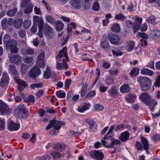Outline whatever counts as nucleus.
<instances>
[{
	"label": "nucleus",
	"instance_id": "f257e3e1",
	"mask_svg": "<svg viewBox=\"0 0 160 160\" xmlns=\"http://www.w3.org/2000/svg\"><path fill=\"white\" fill-rule=\"evenodd\" d=\"M3 42L5 44L7 49L9 50L10 52L13 53H17L18 52V48L17 47L18 44L17 41L14 39H10V36L5 34L3 36Z\"/></svg>",
	"mask_w": 160,
	"mask_h": 160
},
{
	"label": "nucleus",
	"instance_id": "f03ea898",
	"mask_svg": "<svg viewBox=\"0 0 160 160\" xmlns=\"http://www.w3.org/2000/svg\"><path fill=\"white\" fill-rule=\"evenodd\" d=\"M139 98L141 101L148 106L152 111H154L157 102L154 100H151V96L147 92H143L139 96Z\"/></svg>",
	"mask_w": 160,
	"mask_h": 160
},
{
	"label": "nucleus",
	"instance_id": "7ed1b4c3",
	"mask_svg": "<svg viewBox=\"0 0 160 160\" xmlns=\"http://www.w3.org/2000/svg\"><path fill=\"white\" fill-rule=\"evenodd\" d=\"M137 81L139 84L141 90L142 91H147L151 87V81L147 77L139 76L137 77Z\"/></svg>",
	"mask_w": 160,
	"mask_h": 160
},
{
	"label": "nucleus",
	"instance_id": "20e7f679",
	"mask_svg": "<svg viewBox=\"0 0 160 160\" xmlns=\"http://www.w3.org/2000/svg\"><path fill=\"white\" fill-rule=\"evenodd\" d=\"M15 112L18 114V117L21 119H25L28 116V112L22 104H20L15 109Z\"/></svg>",
	"mask_w": 160,
	"mask_h": 160
},
{
	"label": "nucleus",
	"instance_id": "39448f33",
	"mask_svg": "<svg viewBox=\"0 0 160 160\" xmlns=\"http://www.w3.org/2000/svg\"><path fill=\"white\" fill-rule=\"evenodd\" d=\"M142 21V19L141 18H139L137 16L136 17L135 21L132 24L131 21L127 20L125 22L128 28H131L132 27L133 32L135 33L137 30L140 28L141 24Z\"/></svg>",
	"mask_w": 160,
	"mask_h": 160
},
{
	"label": "nucleus",
	"instance_id": "423d86ee",
	"mask_svg": "<svg viewBox=\"0 0 160 160\" xmlns=\"http://www.w3.org/2000/svg\"><path fill=\"white\" fill-rule=\"evenodd\" d=\"M67 48L66 47H64L59 52L58 55L56 57L57 63L62 62L64 63L65 62V58L68 61L69 59L67 53Z\"/></svg>",
	"mask_w": 160,
	"mask_h": 160
},
{
	"label": "nucleus",
	"instance_id": "0eeeda50",
	"mask_svg": "<svg viewBox=\"0 0 160 160\" xmlns=\"http://www.w3.org/2000/svg\"><path fill=\"white\" fill-rule=\"evenodd\" d=\"M56 117L50 121V122L46 127V129L48 130L53 126V129L54 130H59L61 127V125H62L63 123L62 122L58 121L55 120Z\"/></svg>",
	"mask_w": 160,
	"mask_h": 160
},
{
	"label": "nucleus",
	"instance_id": "6e6552de",
	"mask_svg": "<svg viewBox=\"0 0 160 160\" xmlns=\"http://www.w3.org/2000/svg\"><path fill=\"white\" fill-rule=\"evenodd\" d=\"M12 109L10 108L7 104L0 100V113L9 115L12 113Z\"/></svg>",
	"mask_w": 160,
	"mask_h": 160
},
{
	"label": "nucleus",
	"instance_id": "1a4fd4ad",
	"mask_svg": "<svg viewBox=\"0 0 160 160\" xmlns=\"http://www.w3.org/2000/svg\"><path fill=\"white\" fill-rule=\"evenodd\" d=\"M90 156L92 158L96 160H102L104 155L100 151L95 150L91 152Z\"/></svg>",
	"mask_w": 160,
	"mask_h": 160
},
{
	"label": "nucleus",
	"instance_id": "9d476101",
	"mask_svg": "<svg viewBox=\"0 0 160 160\" xmlns=\"http://www.w3.org/2000/svg\"><path fill=\"white\" fill-rule=\"evenodd\" d=\"M8 55L9 58V61L11 63L18 64L21 62V57L19 55L10 53Z\"/></svg>",
	"mask_w": 160,
	"mask_h": 160
},
{
	"label": "nucleus",
	"instance_id": "9b49d317",
	"mask_svg": "<svg viewBox=\"0 0 160 160\" xmlns=\"http://www.w3.org/2000/svg\"><path fill=\"white\" fill-rule=\"evenodd\" d=\"M14 79L18 84V88L20 91H22L25 87L28 86L27 83L20 79L19 77H14Z\"/></svg>",
	"mask_w": 160,
	"mask_h": 160
},
{
	"label": "nucleus",
	"instance_id": "f8f14e48",
	"mask_svg": "<svg viewBox=\"0 0 160 160\" xmlns=\"http://www.w3.org/2000/svg\"><path fill=\"white\" fill-rule=\"evenodd\" d=\"M41 73V70L37 66H34L29 71V76L35 80Z\"/></svg>",
	"mask_w": 160,
	"mask_h": 160
},
{
	"label": "nucleus",
	"instance_id": "ddd939ff",
	"mask_svg": "<svg viewBox=\"0 0 160 160\" xmlns=\"http://www.w3.org/2000/svg\"><path fill=\"white\" fill-rule=\"evenodd\" d=\"M43 30L46 33V35L48 38H52L54 36V32L53 30L48 25L45 24L43 26Z\"/></svg>",
	"mask_w": 160,
	"mask_h": 160
},
{
	"label": "nucleus",
	"instance_id": "4468645a",
	"mask_svg": "<svg viewBox=\"0 0 160 160\" xmlns=\"http://www.w3.org/2000/svg\"><path fill=\"white\" fill-rule=\"evenodd\" d=\"M108 37L111 43L113 44H118L120 40L119 36L116 34H110L108 35Z\"/></svg>",
	"mask_w": 160,
	"mask_h": 160
},
{
	"label": "nucleus",
	"instance_id": "2eb2a0df",
	"mask_svg": "<svg viewBox=\"0 0 160 160\" xmlns=\"http://www.w3.org/2000/svg\"><path fill=\"white\" fill-rule=\"evenodd\" d=\"M44 53L42 52L39 55L37 58V60L36 62V64L40 68H42L44 66Z\"/></svg>",
	"mask_w": 160,
	"mask_h": 160
},
{
	"label": "nucleus",
	"instance_id": "dca6fc26",
	"mask_svg": "<svg viewBox=\"0 0 160 160\" xmlns=\"http://www.w3.org/2000/svg\"><path fill=\"white\" fill-rule=\"evenodd\" d=\"M70 4L71 7L74 9H78L81 8L80 0H71Z\"/></svg>",
	"mask_w": 160,
	"mask_h": 160
},
{
	"label": "nucleus",
	"instance_id": "f3484780",
	"mask_svg": "<svg viewBox=\"0 0 160 160\" xmlns=\"http://www.w3.org/2000/svg\"><path fill=\"white\" fill-rule=\"evenodd\" d=\"M110 95L113 98H115L119 95L118 89L116 86H113L108 91Z\"/></svg>",
	"mask_w": 160,
	"mask_h": 160
},
{
	"label": "nucleus",
	"instance_id": "a211bd4d",
	"mask_svg": "<svg viewBox=\"0 0 160 160\" xmlns=\"http://www.w3.org/2000/svg\"><path fill=\"white\" fill-rule=\"evenodd\" d=\"M8 126L9 130L17 131L19 129L20 125L18 123H16L13 122H11L8 123Z\"/></svg>",
	"mask_w": 160,
	"mask_h": 160
},
{
	"label": "nucleus",
	"instance_id": "6ab92c4d",
	"mask_svg": "<svg viewBox=\"0 0 160 160\" xmlns=\"http://www.w3.org/2000/svg\"><path fill=\"white\" fill-rule=\"evenodd\" d=\"M100 46L101 48L103 49L109 47V44L107 37H103L102 38L101 41Z\"/></svg>",
	"mask_w": 160,
	"mask_h": 160
},
{
	"label": "nucleus",
	"instance_id": "aec40b11",
	"mask_svg": "<svg viewBox=\"0 0 160 160\" xmlns=\"http://www.w3.org/2000/svg\"><path fill=\"white\" fill-rule=\"evenodd\" d=\"M108 139H110L111 141V142L108 146H106L107 148H114L115 146L120 145L121 144V141L118 139H116L114 138H109Z\"/></svg>",
	"mask_w": 160,
	"mask_h": 160
},
{
	"label": "nucleus",
	"instance_id": "412c9836",
	"mask_svg": "<svg viewBox=\"0 0 160 160\" xmlns=\"http://www.w3.org/2000/svg\"><path fill=\"white\" fill-rule=\"evenodd\" d=\"M8 70L9 73L13 76V77H18V73L14 65H9L8 66Z\"/></svg>",
	"mask_w": 160,
	"mask_h": 160
},
{
	"label": "nucleus",
	"instance_id": "4be33fe9",
	"mask_svg": "<svg viewBox=\"0 0 160 160\" xmlns=\"http://www.w3.org/2000/svg\"><path fill=\"white\" fill-rule=\"evenodd\" d=\"M33 21L37 22L38 24L39 29H42L43 24V20L42 18H40L37 16H34L33 18Z\"/></svg>",
	"mask_w": 160,
	"mask_h": 160
},
{
	"label": "nucleus",
	"instance_id": "5701e85b",
	"mask_svg": "<svg viewBox=\"0 0 160 160\" xmlns=\"http://www.w3.org/2000/svg\"><path fill=\"white\" fill-rule=\"evenodd\" d=\"M129 136V133L128 131H125L121 133V135L119 137V138L121 141L125 142L128 139Z\"/></svg>",
	"mask_w": 160,
	"mask_h": 160
},
{
	"label": "nucleus",
	"instance_id": "b1692460",
	"mask_svg": "<svg viewBox=\"0 0 160 160\" xmlns=\"http://www.w3.org/2000/svg\"><path fill=\"white\" fill-rule=\"evenodd\" d=\"M136 97V95L130 93L127 95L125 98V99L128 102L133 103Z\"/></svg>",
	"mask_w": 160,
	"mask_h": 160
},
{
	"label": "nucleus",
	"instance_id": "393cba45",
	"mask_svg": "<svg viewBox=\"0 0 160 160\" xmlns=\"http://www.w3.org/2000/svg\"><path fill=\"white\" fill-rule=\"evenodd\" d=\"M54 24L55 29L58 32L60 31L63 28V23L60 21H56L55 22Z\"/></svg>",
	"mask_w": 160,
	"mask_h": 160
},
{
	"label": "nucleus",
	"instance_id": "a878e982",
	"mask_svg": "<svg viewBox=\"0 0 160 160\" xmlns=\"http://www.w3.org/2000/svg\"><path fill=\"white\" fill-rule=\"evenodd\" d=\"M140 72L142 74L149 76H152L154 73V72L152 71L145 68L141 69Z\"/></svg>",
	"mask_w": 160,
	"mask_h": 160
},
{
	"label": "nucleus",
	"instance_id": "bb28decb",
	"mask_svg": "<svg viewBox=\"0 0 160 160\" xmlns=\"http://www.w3.org/2000/svg\"><path fill=\"white\" fill-rule=\"evenodd\" d=\"M91 104L89 103H86L82 107L78 108H77V111L80 113H83L84 112L89 109Z\"/></svg>",
	"mask_w": 160,
	"mask_h": 160
},
{
	"label": "nucleus",
	"instance_id": "cd10ccee",
	"mask_svg": "<svg viewBox=\"0 0 160 160\" xmlns=\"http://www.w3.org/2000/svg\"><path fill=\"white\" fill-rule=\"evenodd\" d=\"M54 160H57L61 158H64V155H62L59 152L57 151H52L51 153Z\"/></svg>",
	"mask_w": 160,
	"mask_h": 160
},
{
	"label": "nucleus",
	"instance_id": "c85d7f7f",
	"mask_svg": "<svg viewBox=\"0 0 160 160\" xmlns=\"http://www.w3.org/2000/svg\"><path fill=\"white\" fill-rule=\"evenodd\" d=\"M150 34L151 36L154 39H156L160 37V31L156 29L151 30Z\"/></svg>",
	"mask_w": 160,
	"mask_h": 160
},
{
	"label": "nucleus",
	"instance_id": "c756f323",
	"mask_svg": "<svg viewBox=\"0 0 160 160\" xmlns=\"http://www.w3.org/2000/svg\"><path fill=\"white\" fill-rule=\"evenodd\" d=\"M120 90L122 93H125L129 92L131 88L128 85L124 84L120 87Z\"/></svg>",
	"mask_w": 160,
	"mask_h": 160
},
{
	"label": "nucleus",
	"instance_id": "7c9ffc66",
	"mask_svg": "<svg viewBox=\"0 0 160 160\" xmlns=\"http://www.w3.org/2000/svg\"><path fill=\"white\" fill-rule=\"evenodd\" d=\"M56 68L58 70H60L62 69L63 68H65L67 69L68 68V67L66 62L64 63L59 62L57 63Z\"/></svg>",
	"mask_w": 160,
	"mask_h": 160
},
{
	"label": "nucleus",
	"instance_id": "2f4dec72",
	"mask_svg": "<svg viewBox=\"0 0 160 160\" xmlns=\"http://www.w3.org/2000/svg\"><path fill=\"white\" fill-rule=\"evenodd\" d=\"M54 147L57 150L61 152L65 149L66 146L64 144L58 143L54 145Z\"/></svg>",
	"mask_w": 160,
	"mask_h": 160
},
{
	"label": "nucleus",
	"instance_id": "473e14b6",
	"mask_svg": "<svg viewBox=\"0 0 160 160\" xmlns=\"http://www.w3.org/2000/svg\"><path fill=\"white\" fill-rule=\"evenodd\" d=\"M135 44V43L133 41H131L128 42L126 46L127 50L129 52H130L133 49Z\"/></svg>",
	"mask_w": 160,
	"mask_h": 160
},
{
	"label": "nucleus",
	"instance_id": "72a5a7b5",
	"mask_svg": "<svg viewBox=\"0 0 160 160\" xmlns=\"http://www.w3.org/2000/svg\"><path fill=\"white\" fill-rule=\"evenodd\" d=\"M141 139L142 142L144 146V149L146 150L147 153L148 154L149 153V152L148 150L149 146L148 141L145 138H142Z\"/></svg>",
	"mask_w": 160,
	"mask_h": 160
},
{
	"label": "nucleus",
	"instance_id": "f704fd0d",
	"mask_svg": "<svg viewBox=\"0 0 160 160\" xmlns=\"http://www.w3.org/2000/svg\"><path fill=\"white\" fill-rule=\"evenodd\" d=\"M22 19H17L14 22L13 26L16 28H19L22 24Z\"/></svg>",
	"mask_w": 160,
	"mask_h": 160
},
{
	"label": "nucleus",
	"instance_id": "c9c22d12",
	"mask_svg": "<svg viewBox=\"0 0 160 160\" xmlns=\"http://www.w3.org/2000/svg\"><path fill=\"white\" fill-rule=\"evenodd\" d=\"M111 29L114 32H118L120 31V28L118 24L115 23L112 25Z\"/></svg>",
	"mask_w": 160,
	"mask_h": 160
},
{
	"label": "nucleus",
	"instance_id": "e433bc0d",
	"mask_svg": "<svg viewBox=\"0 0 160 160\" xmlns=\"http://www.w3.org/2000/svg\"><path fill=\"white\" fill-rule=\"evenodd\" d=\"M114 126H112L108 132V133L105 135V137L103 138V140H106L109 139V138H112V137L111 136L109 135V134H111L114 128Z\"/></svg>",
	"mask_w": 160,
	"mask_h": 160
},
{
	"label": "nucleus",
	"instance_id": "4c0bfd02",
	"mask_svg": "<svg viewBox=\"0 0 160 160\" xmlns=\"http://www.w3.org/2000/svg\"><path fill=\"white\" fill-rule=\"evenodd\" d=\"M50 157L48 155H45L42 156H38L36 158V160H50Z\"/></svg>",
	"mask_w": 160,
	"mask_h": 160
},
{
	"label": "nucleus",
	"instance_id": "58836bf2",
	"mask_svg": "<svg viewBox=\"0 0 160 160\" xmlns=\"http://www.w3.org/2000/svg\"><path fill=\"white\" fill-rule=\"evenodd\" d=\"M33 5L31 3L28 4L25 9L24 10V12L26 14L30 13L33 9Z\"/></svg>",
	"mask_w": 160,
	"mask_h": 160
},
{
	"label": "nucleus",
	"instance_id": "ea45409f",
	"mask_svg": "<svg viewBox=\"0 0 160 160\" xmlns=\"http://www.w3.org/2000/svg\"><path fill=\"white\" fill-rule=\"evenodd\" d=\"M115 18L118 20H120L122 21H123L127 19V18L126 16H124L122 13H119L115 16Z\"/></svg>",
	"mask_w": 160,
	"mask_h": 160
},
{
	"label": "nucleus",
	"instance_id": "a19ab883",
	"mask_svg": "<svg viewBox=\"0 0 160 160\" xmlns=\"http://www.w3.org/2000/svg\"><path fill=\"white\" fill-rule=\"evenodd\" d=\"M106 83L107 85H110L114 82V78L111 76L106 77Z\"/></svg>",
	"mask_w": 160,
	"mask_h": 160
},
{
	"label": "nucleus",
	"instance_id": "79ce46f5",
	"mask_svg": "<svg viewBox=\"0 0 160 160\" xmlns=\"http://www.w3.org/2000/svg\"><path fill=\"white\" fill-rule=\"evenodd\" d=\"M31 21L29 19L25 20L23 22L24 28L26 29L29 28L31 26Z\"/></svg>",
	"mask_w": 160,
	"mask_h": 160
},
{
	"label": "nucleus",
	"instance_id": "37998d69",
	"mask_svg": "<svg viewBox=\"0 0 160 160\" xmlns=\"http://www.w3.org/2000/svg\"><path fill=\"white\" fill-rule=\"evenodd\" d=\"M51 74V71L47 67L46 69L44 72L43 74V77L45 78L46 79H48L50 77Z\"/></svg>",
	"mask_w": 160,
	"mask_h": 160
},
{
	"label": "nucleus",
	"instance_id": "c03bdc74",
	"mask_svg": "<svg viewBox=\"0 0 160 160\" xmlns=\"http://www.w3.org/2000/svg\"><path fill=\"white\" fill-rule=\"evenodd\" d=\"M17 8H15L13 10H10L7 11V14L9 16L13 17L15 15V14L17 12Z\"/></svg>",
	"mask_w": 160,
	"mask_h": 160
},
{
	"label": "nucleus",
	"instance_id": "a18cd8bd",
	"mask_svg": "<svg viewBox=\"0 0 160 160\" xmlns=\"http://www.w3.org/2000/svg\"><path fill=\"white\" fill-rule=\"evenodd\" d=\"M139 72V69L138 68H134L132 70L130 73V75L131 77H132L133 76H136L138 74Z\"/></svg>",
	"mask_w": 160,
	"mask_h": 160
},
{
	"label": "nucleus",
	"instance_id": "49530a36",
	"mask_svg": "<svg viewBox=\"0 0 160 160\" xmlns=\"http://www.w3.org/2000/svg\"><path fill=\"white\" fill-rule=\"evenodd\" d=\"M45 17L47 21L50 23L52 24L55 22V19L52 16L50 15H46Z\"/></svg>",
	"mask_w": 160,
	"mask_h": 160
},
{
	"label": "nucleus",
	"instance_id": "de8ad7c7",
	"mask_svg": "<svg viewBox=\"0 0 160 160\" xmlns=\"http://www.w3.org/2000/svg\"><path fill=\"white\" fill-rule=\"evenodd\" d=\"M1 24L2 28L6 29L7 28L8 26V19L6 18H3L1 21Z\"/></svg>",
	"mask_w": 160,
	"mask_h": 160
},
{
	"label": "nucleus",
	"instance_id": "09e8293b",
	"mask_svg": "<svg viewBox=\"0 0 160 160\" xmlns=\"http://www.w3.org/2000/svg\"><path fill=\"white\" fill-rule=\"evenodd\" d=\"M93 108L96 111H102L103 109L104 108L100 104H96L93 106Z\"/></svg>",
	"mask_w": 160,
	"mask_h": 160
},
{
	"label": "nucleus",
	"instance_id": "8fccbe9b",
	"mask_svg": "<svg viewBox=\"0 0 160 160\" xmlns=\"http://www.w3.org/2000/svg\"><path fill=\"white\" fill-rule=\"evenodd\" d=\"M22 55H32L34 53V50L32 49H28L25 50L24 52L21 51Z\"/></svg>",
	"mask_w": 160,
	"mask_h": 160
},
{
	"label": "nucleus",
	"instance_id": "3c124183",
	"mask_svg": "<svg viewBox=\"0 0 160 160\" xmlns=\"http://www.w3.org/2000/svg\"><path fill=\"white\" fill-rule=\"evenodd\" d=\"M33 57H25L23 58V61L26 63H29L31 62L33 60Z\"/></svg>",
	"mask_w": 160,
	"mask_h": 160
},
{
	"label": "nucleus",
	"instance_id": "603ef678",
	"mask_svg": "<svg viewBox=\"0 0 160 160\" xmlns=\"http://www.w3.org/2000/svg\"><path fill=\"white\" fill-rule=\"evenodd\" d=\"M18 35L20 38H22L26 35V31L23 29H20L18 32Z\"/></svg>",
	"mask_w": 160,
	"mask_h": 160
},
{
	"label": "nucleus",
	"instance_id": "864d4df0",
	"mask_svg": "<svg viewBox=\"0 0 160 160\" xmlns=\"http://www.w3.org/2000/svg\"><path fill=\"white\" fill-rule=\"evenodd\" d=\"M36 134L33 133L31 134V137L30 139V141L33 144H35L36 142Z\"/></svg>",
	"mask_w": 160,
	"mask_h": 160
},
{
	"label": "nucleus",
	"instance_id": "5fc2aeb1",
	"mask_svg": "<svg viewBox=\"0 0 160 160\" xmlns=\"http://www.w3.org/2000/svg\"><path fill=\"white\" fill-rule=\"evenodd\" d=\"M56 95L58 98H64L65 96V93L62 92L61 91H58L56 92Z\"/></svg>",
	"mask_w": 160,
	"mask_h": 160
},
{
	"label": "nucleus",
	"instance_id": "6e6d98bb",
	"mask_svg": "<svg viewBox=\"0 0 160 160\" xmlns=\"http://www.w3.org/2000/svg\"><path fill=\"white\" fill-rule=\"evenodd\" d=\"M42 86V84L41 83H40L38 84H31L30 85V87L32 89H33L35 88H41Z\"/></svg>",
	"mask_w": 160,
	"mask_h": 160
},
{
	"label": "nucleus",
	"instance_id": "4d7b16f0",
	"mask_svg": "<svg viewBox=\"0 0 160 160\" xmlns=\"http://www.w3.org/2000/svg\"><path fill=\"white\" fill-rule=\"evenodd\" d=\"M99 8V5L97 2H95L93 5V9L95 11H98Z\"/></svg>",
	"mask_w": 160,
	"mask_h": 160
},
{
	"label": "nucleus",
	"instance_id": "13d9d810",
	"mask_svg": "<svg viewBox=\"0 0 160 160\" xmlns=\"http://www.w3.org/2000/svg\"><path fill=\"white\" fill-rule=\"evenodd\" d=\"M30 1V0H22L21 4V6L22 8H24L28 5Z\"/></svg>",
	"mask_w": 160,
	"mask_h": 160
},
{
	"label": "nucleus",
	"instance_id": "bf43d9fd",
	"mask_svg": "<svg viewBox=\"0 0 160 160\" xmlns=\"http://www.w3.org/2000/svg\"><path fill=\"white\" fill-rule=\"evenodd\" d=\"M109 72L112 76L116 75L119 72V71L118 69H116L114 70H109Z\"/></svg>",
	"mask_w": 160,
	"mask_h": 160
},
{
	"label": "nucleus",
	"instance_id": "052dcab7",
	"mask_svg": "<svg viewBox=\"0 0 160 160\" xmlns=\"http://www.w3.org/2000/svg\"><path fill=\"white\" fill-rule=\"evenodd\" d=\"M5 122L3 120H0V131H2L5 128Z\"/></svg>",
	"mask_w": 160,
	"mask_h": 160
},
{
	"label": "nucleus",
	"instance_id": "680f3d73",
	"mask_svg": "<svg viewBox=\"0 0 160 160\" xmlns=\"http://www.w3.org/2000/svg\"><path fill=\"white\" fill-rule=\"evenodd\" d=\"M34 11L35 13L36 14L41 15L42 14V12L40 9L36 6L35 7V8L34 9Z\"/></svg>",
	"mask_w": 160,
	"mask_h": 160
},
{
	"label": "nucleus",
	"instance_id": "e2e57ef3",
	"mask_svg": "<svg viewBox=\"0 0 160 160\" xmlns=\"http://www.w3.org/2000/svg\"><path fill=\"white\" fill-rule=\"evenodd\" d=\"M71 82V79H68L65 80L64 86L66 89H68L69 88Z\"/></svg>",
	"mask_w": 160,
	"mask_h": 160
},
{
	"label": "nucleus",
	"instance_id": "0e129e2a",
	"mask_svg": "<svg viewBox=\"0 0 160 160\" xmlns=\"http://www.w3.org/2000/svg\"><path fill=\"white\" fill-rule=\"evenodd\" d=\"M91 6V3H86L83 2L82 6L84 9L88 10Z\"/></svg>",
	"mask_w": 160,
	"mask_h": 160
},
{
	"label": "nucleus",
	"instance_id": "69168bd1",
	"mask_svg": "<svg viewBox=\"0 0 160 160\" xmlns=\"http://www.w3.org/2000/svg\"><path fill=\"white\" fill-rule=\"evenodd\" d=\"M137 37H142L146 39L148 38V35L146 33H140V32H138V34L137 35Z\"/></svg>",
	"mask_w": 160,
	"mask_h": 160
},
{
	"label": "nucleus",
	"instance_id": "338daca9",
	"mask_svg": "<svg viewBox=\"0 0 160 160\" xmlns=\"http://www.w3.org/2000/svg\"><path fill=\"white\" fill-rule=\"evenodd\" d=\"M154 85L157 87H160V77H158L156 79Z\"/></svg>",
	"mask_w": 160,
	"mask_h": 160
},
{
	"label": "nucleus",
	"instance_id": "774afa93",
	"mask_svg": "<svg viewBox=\"0 0 160 160\" xmlns=\"http://www.w3.org/2000/svg\"><path fill=\"white\" fill-rule=\"evenodd\" d=\"M27 69L26 65L25 63H22L21 67V71L22 73H24Z\"/></svg>",
	"mask_w": 160,
	"mask_h": 160
}]
</instances>
